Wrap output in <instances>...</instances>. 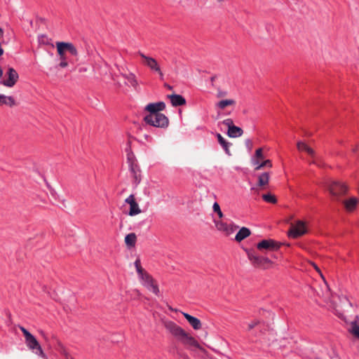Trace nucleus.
Listing matches in <instances>:
<instances>
[{"label": "nucleus", "mask_w": 359, "mask_h": 359, "mask_svg": "<svg viewBox=\"0 0 359 359\" xmlns=\"http://www.w3.org/2000/svg\"><path fill=\"white\" fill-rule=\"evenodd\" d=\"M165 326L167 330H168L184 344L192 346L199 349L201 348L199 344L194 337L175 323L171 321L167 322L165 323Z\"/></svg>", "instance_id": "obj_1"}, {"label": "nucleus", "mask_w": 359, "mask_h": 359, "mask_svg": "<svg viewBox=\"0 0 359 359\" xmlns=\"http://www.w3.org/2000/svg\"><path fill=\"white\" fill-rule=\"evenodd\" d=\"M19 327L24 334L27 346L30 350L34 351L36 355L46 359V355L42 350L41 345L39 344L35 337L32 335L29 331H27L24 327L20 326Z\"/></svg>", "instance_id": "obj_2"}, {"label": "nucleus", "mask_w": 359, "mask_h": 359, "mask_svg": "<svg viewBox=\"0 0 359 359\" xmlns=\"http://www.w3.org/2000/svg\"><path fill=\"white\" fill-rule=\"evenodd\" d=\"M137 54L142 59V64L144 65L147 67L152 72L157 74L161 79H163L164 74L159 63L155 58L148 56L140 51Z\"/></svg>", "instance_id": "obj_3"}, {"label": "nucleus", "mask_w": 359, "mask_h": 359, "mask_svg": "<svg viewBox=\"0 0 359 359\" xmlns=\"http://www.w3.org/2000/svg\"><path fill=\"white\" fill-rule=\"evenodd\" d=\"M248 257L251 264L257 268L267 269L273 265L272 261L268 257L259 256L252 251H248Z\"/></svg>", "instance_id": "obj_4"}, {"label": "nucleus", "mask_w": 359, "mask_h": 359, "mask_svg": "<svg viewBox=\"0 0 359 359\" xmlns=\"http://www.w3.org/2000/svg\"><path fill=\"white\" fill-rule=\"evenodd\" d=\"M326 187L335 200H339V197L346 194L348 191L344 184L337 181H329L326 182Z\"/></svg>", "instance_id": "obj_5"}, {"label": "nucleus", "mask_w": 359, "mask_h": 359, "mask_svg": "<svg viewBox=\"0 0 359 359\" xmlns=\"http://www.w3.org/2000/svg\"><path fill=\"white\" fill-rule=\"evenodd\" d=\"M144 121L150 126L165 128L169 125L168 117L163 114H157L151 117H144Z\"/></svg>", "instance_id": "obj_6"}, {"label": "nucleus", "mask_w": 359, "mask_h": 359, "mask_svg": "<svg viewBox=\"0 0 359 359\" xmlns=\"http://www.w3.org/2000/svg\"><path fill=\"white\" fill-rule=\"evenodd\" d=\"M142 285L147 289L154 292L156 295H158L159 289L156 280L147 273H144L140 276Z\"/></svg>", "instance_id": "obj_7"}, {"label": "nucleus", "mask_w": 359, "mask_h": 359, "mask_svg": "<svg viewBox=\"0 0 359 359\" xmlns=\"http://www.w3.org/2000/svg\"><path fill=\"white\" fill-rule=\"evenodd\" d=\"M281 243L273 239L262 240L257 244V250L260 251H276L280 246Z\"/></svg>", "instance_id": "obj_8"}, {"label": "nucleus", "mask_w": 359, "mask_h": 359, "mask_svg": "<svg viewBox=\"0 0 359 359\" xmlns=\"http://www.w3.org/2000/svg\"><path fill=\"white\" fill-rule=\"evenodd\" d=\"M306 233V224L302 221H297L296 224H292L288 231V236L297 238Z\"/></svg>", "instance_id": "obj_9"}, {"label": "nucleus", "mask_w": 359, "mask_h": 359, "mask_svg": "<svg viewBox=\"0 0 359 359\" xmlns=\"http://www.w3.org/2000/svg\"><path fill=\"white\" fill-rule=\"evenodd\" d=\"M6 76L7 79L1 81V83L8 88L14 86L19 78L18 72L13 67L8 69Z\"/></svg>", "instance_id": "obj_10"}, {"label": "nucleus", "mask_w": 359, "mask_h": 359, "mask_svg": "<svg viewBox=\"0 0 359 359\" xmlns=\"http://www.w3.org/2000/svg\"><path fill=\"white\" fill-rule=\"evenodd\" d=\"M165 108V104L163 102L149 103L145 107V110L149 111V114L145 117H151L157 114H161V111L164 110Z\"/></svg>", "instance_id": "obj_11"}, {"label": "nucleus", "mask_w": 359, "mask_h": 359, "mask_svg": "<svg viewBox=\"0 0 359 359\" xmlns=\"http://www.w3.org/2000/svg\"><path fill=\"white\" fill-rule=\"evenodd\" d=\"M297 148L299 151H305L311 157L315 158L316 152L315 151L310 147L306 142L303 141H298L297 142ZM311 163L316 164L317 165H320L318 159H313Z\"/></svg>", "instance_id": "obj_12"}, {"label": "nucleus", "mask_w": 359, "mask_h": 359, "mask_svg": "<svg viewBox=\"0 0 359 359\" xmlns=\"http://www.w3.org/2000/svg\"><path fill=\"white\" fill-rule=\"evenodd\" d=\"M340 304L341 305H337L334 306V309L336 311V313L339 316L342 317L344 312L345 311L346 309H348L351 307V304L349 302V301L346 298L343 297L340 299Z\"/></svg>", "instance_id": "obj_13"}, {"label": "nucleus", "mask_w": 359, "mask_h": 359, "mask_svg": "<svg viewBox=\"0 0 359 359\" xmlns=\"http://www.w3.org/2000/svg\"><path fill=\"white\" fill-rule=\"evenodd\" d=\"M215 226L218 231H222L226 235H230L234 231L233 226L229 225L222 220L215 222Z\"/></svg>", "instance_id": "obj_14"}, {"label": "nucleus", "mask_w": 359, "mask_h": 359, "mask_svg": "<svg viewBox=\"0 0 359 359\" xmlns=\"http://www.w3.org/2000/svg\"><path fill=\"white\" fill-rule=\"evenodd\" d=\"M182 313L184 316V317L187 319V320L189 322L190 325L194 330H198L201 328V325H202L201 322L198 318L194 317V316L189 315V313H187L184 312H182Z\"/></svg>", "instance_id": "obj_15"}, {"label": "nucleus", "mask_w": 359, "mask_h": 359, "mask_svg": "<svg viewBox=\"0 0 359 359\" xmlns=\"http://www.w3.org/2000/svg\"><path fill=\"white\" fill-rule=\"evenodd\" d=\"M2 105H6L10 107H13L18 105V103L13 97L0 94V106Z\"/></svg>", "instance_id": "obj_16"}, {"label": "nucleus", "mask_w": 359, "mask_h": 359, "mask_svg": "<svg viewBox=\"0 0 359 359\" xmlns=\"http://www.w3.org/2000/svg\"><path fill=\"white\" fill-rule=\"evenodd\" d=\"M168 97L170 100V102L174 107L182 106L186 103L185 99L180 95H168Z\"/></svg>", "instance_id": "obj_17"}, {"label": "nucleus", "mask_w": 359, "mask_h": 359, "mask_svg": "<svg viewBox=\"0 0 359 359\" xmlns=\"http://www.w3.org/2000/svg\"><path fill=\"white\" fill-rule=\"evenodd\" d=\"M358 202V201L357 198L352 197L350 198L349 199L344 201L343 203L346 210L351 212L353 211L356 208Z\"/></svg>", "instance_id": "obj_18"}, {"label": "nucleus", "mask_w": 359, "mask_h": 359, "mask_svg": "<svg viewBox=\"0 0 359 359\" xmlns=\"http://www.w3.org/2000/svg\"><path fill=\"white\" fill-rule=\"evenodd\" d=\"M250 230L246 227H242L237 234L236 235L235 239L238 242H241L243 239L246 238L250 235Z\"/></svg>", "instance_id": "obj_19"}, {"label": "nucleus", "mask_w": 359, "mask_h": 359, "mask_svg": "<svg viewBox=\"0 0 359 359\" xmlns=\"http://www.w3.org/2000/svg\"><path fill=\"white\" fill-rule=\"evenodd\" d=\"M61 46L65 49L66 52H69L71 55L74 56H77L78 51L76 47L71 43L67 42H58Z\"/></svg>", "instance_id": "obj_20"}, {"label": "nucleus", "mask_w": 359, "mask_h": 359, "mask_svg": "<svg viewBox=\"0 0 359 359\" xmlns=\"http://www.w3.org/2000/svg\"><path fill=\"white\" fill-rule=\"evenodd\" d=\"M217 136V140L219 142V143L221 144V146L223 147V149H224L225 152L228 154V155H231V153H230V150H229V147L231 145V143L227 142L222 136L221 134L219 133H217L216 135Z\"/></svg>", "instance_id": "obj_21"}, {"label": "nucleus", "mask_w": 359, "mask_h": 359, "mask_svg": "<svg viewBox=\"0 0 359 359\" xmlns=\"http://www.w3.org/2000/svg\"><path fill=\"white\" fill-rule=\"evenodd\" d=\"M243 134V130L240 127L234 126L231 128V130H228L227 135L230 137H241Z\"/></svg>", "instance_id": "obj_22"}, {"label": "nucleus", "mask_w": 359, "mask_h": 359, "mask_svg": "<svg viewBox=\"0 0 359 359\" xmlns=\"http://www.w3.org/2000/svg\"><path fill=\"white\" fill-rule=\"evenodd\" d=\"M236 104V101L232 99L229 100H223L219 102H218L216 104V107H217L219 109H224L227 107L230 106H234Z\"/></svg>", "instance_id": "obj_23"}, {"label": "nucleus", "mask_w": 359, "mask_h": 359, "mask_svg": "<svg viewBox=\"0 0 359 359\" xmlns=\"http://www.w3.org/2000/svg\"><path fill=\"white\" fill-rule=\"evenodd\" d=\"M137 236L135 233H130L126 236L125 243L128 248H132L135 245Z\"/></svg>", "instance_id": "obj_24"}, {"label": "nucleus", "mask_w": 359, "mask_h": 359, "mask_svg": "<svg viewBox=\"0 0 359 359\" xmlns=\"http://www.w3.org/2000/svg\"><path fill=\"white\" fill-rule=\"evenodd\" d=\"M252 162H253V164L255 165V170H259L262 168H263L264 167H269V168L272 167V163L269 159L265 160V161H262V163H259V161L257 160H253Z\"/></svg>", "instance_id": "obj_25"}, {"label": "nucleus", "mask_w": 359, "mask_h": 359, "mask_svg": "<svg viewBox=\"0 0 359 359\" xmlns=\"http://www.w3.org/2000/svg\"><path fill=\"white\" fill-rule=\"evenodd\" d=\"M270 175L269 172H263L258 177V186L265 187L268 184Z\"/></svg>", "instance_id": "obj_26"}, {"label": "nucleus", "mask_w": 359, "mask_h": 359, "mask_svg": "<svg viewBox=\"0 0 359 359\" xmlns=\"http://www.w3.org/2000/svg\"><path fill=\"white\" fill-rule=\"evenodd\" d=\"M122 75L123 78L126 79L133 88H136L137 87L138 83L134 74L130 73L128 74Z\"/></svg>", "instance_id": "obj_27"}, {"label": "nucleus", "mask_w": 359, "mask_h": 359, "mask_svg": "<svg viewBox=\"0 0 359 359\" xmlns=\"http://www.w3.org/2000/svg\"><path fill=\"white\" fill-rule=\"evenodd\" d=\"M57 350L58 351L62 353L66 359H72V356L69 354L67 352L66 348L64 346V345L61 343V341H57Z\"/></svg>", "instance_id": "obj_28"}, {"label": "nucleus", "mask_w": 359, "mask_h": 359, "mask_svg": "<svg viewBox=\"0 0 359 359\" xmlns=\"http://www.w3.org/2000/svg\"><path fill=\"white\" fill-rule=\"evenodd\" d=\"M56 48L60 60H67L66 51L58 42H56Z\"/></svg>", "instance_id": "obj_29"}, {"label": "nucleus", "mask_w": 359, "mask_h": 359, "mask_svg": "<svg viewBox=\"0 0 359 359\" xmlns=\"http://www.w3.org/2000/svg\"><path fill=\"white\" fill-rule=\"evenodd\" d=\"M141 212H142V210L140 208L138 203L136 202L135 203H134L133 205H132L130 207V210H129L128 215L130 216L133 217V216L139 215Z\"/></svg>", "instance_id": "obj_30"}, {"label": "nucleus", "mask_w": 359, "mask_h": 359, "mask_svg": "<svg viewBox=\"0 0 359 359\" xmlns=\"http://www.w3.org/2000/svg\"><path fill=\"white\" fill-rule=\"evenodd\" d=\"M350 332L355 337L359 339V325L356 322L351 323Z\"/></svg>", "instance_id": "obj_31"}, {"label": "nucleus", "mask_w": 359, "mask_h": 359, "mask_svg": "<svg viewBox=\"0 0 359 359\" xmlns=\"http://www.w3.org/2000/svg\"><path fill=\"white\" fill-rule=\"evenodd\" d=\"M262 198L267 203L275 204L277 202V199L274 195L271 194H266L262 195Z\"/></svg>", "instance_id": "obj_32"}, {"label": "nucleus", "mask_w": 359, "mask_h": 359, "mask_svg": "<svg viewBox=\"0 0 359 359\" xmlns=\"http://www.w3.org/2000/svg\"><path fill=\"white\" fill-rule=\"evenodd\" d=\"M135 266L136 268L137 272L139 276H142V274L146 273L147 271L142 267L140 259H137L135 262Z\"/></svg>", "instance_id": "obj_33"}, {"label": "nucleus", "mask_w": 359, "mask_h": 359, "mask_svg": "<svg viewBox=\"0 0 359 359\" xmlns=\"http://www.w3.org/2000/svg\"><path fill=\"white\" fill-rule=\"evenodd\" d=\"M212 209H213V211L218 215L219 218L223 217V213L220 209V206L217 202H215L213 204Z\"/></svg>", "instance_id": "obj_34"}, {"label": "nucleus", "mask_w": 359, "mask_h": 359, "mask_svg": "<svg viewBox=\"0 0 359 359\" xmlns=\"http://www.w3.org/2000/svg\"><path fill=\"white\" fill-rule=\"evenodd\" d=\"M255 157V160H257V161L262 160L264 158L263 150L262 148H259L256 150Z\"/></svg>", "instance_id": "obj_35"}, {"label": "nucleus", "mask_w": 359, "mask_h": 359, "mask_svg": "<svg viewBox=\"0 0 359 359\" xmlns=\"http://www.w3.org/2000/svg\"><path fill=\"white\" fill-rule=\"evenodd\" d=\"M125 203L128 204L130 207L136 203L135 196L133 194H130L127 198L125 200Z\"/></svg>", "instance_id": "obj_36"}, {"label": "nucleus", "mask_w": 359, "mask_h": 359, "mask_svg": "<svg viewBox=\"0 0 359 359\" xmlns=\"http://www.w3.org/2000/svg\"><path fill=\"white\" fill-rule=\"evenodd\" d=\"M222 124L228 128V130H231V127L234 126L233 120L231 118H226L222 121Z\"/></svg>", "instance_id": "obj_37"}, {"label": "nucleus", "mask_w": 359, "mask_h": 359, "mask_svg": "<svg viewBox=\"0 0 359 359\" xmlns=\"http://www.w3.org/2000/svg\"><path fill=\"white\" fill-rule=\"evenodd\" d=\"M227 95V91L223 90L220 88H217V97L222 98Z\"/></svg>", "instance_id": "obj_38"}, {"label": "nucleus", "mask_w": 359, "mask_h": 359, "mask_svg": "<svg viewBox=\"0 0 359 359\" xmlns=\"http://www.w3.org/2000/svg\"><path fill=\"white\" fill-rule=\"evenodd\" d=\"M259 324V320H254L252 323H249L248 324V329H249V330L253 329L256 325H257Z\"/></svg>", "instance_id": "obj_39"}, {"label": "nucleus", "mask_w": 359, "mask_h": 359, "mask_svg": "<svg viewBox=\"0 0 359 359\" xmlns=\"http://www.w3.org/2000/svg\"><path fill=\"white\" fill-rule=\"evenodd\" d=\"M69 62H67V60H60V62L59 64V66L61 68H65L68 66Z\"/></svg>", "instance_id": "obj_40"}, {"label": "nucleus", "mask_w": 359, "mask_h": 359, "mask_svg": "<svg viewBox=\"0 0 359 359\" xmlns=\"http://www.w3.org/2000/svg\"><path fill=\"white\" fill-rule=\"evenodd\" d=\"M311 264L314 267V269L316 270V271H318L319 273V274L320 275V276L324 279V277L321 273V271L318 268V266L315 263H311Z\"/></svg>", "instance_id": "obj_41"}, {"label": "nucleus", "mask_w": 359, "mask_h": 359, "mask_svg": "<svg viewBox=\"0 0 359 359\" xmlns=\"http://www.w3.org/2000/svg\"><path fill=\"white\" fill-rule=\"evenodd\" d=\"M45 39H47V38L45 36H41V41L42 43H46V41H45Z\"/></svg>", "instance_id": "obj_42"}, {"label": "nucleus", "mask_w": 359, "mask_h": 359, "mask_svg": "<svg viewBox=\"0 0 359 359\" xmlns=\"http://www.w3.org/2000/svg\"><path fill=\"white\" fill-rule=\"evenodd\" d=\"M3 74H4L3 70H2L1 67H0V79H1V77L3 76Z\"/></svg>", "instance_id": "obj_43"}, {"label": "nucleus", "mask_w": 359, "mask_h": 359, "mask_svg": "<svg viewBox=\"0 0 359 359\" xmlns=\"http://www.w3.org/2000/svg\"><path fill=\"white\" fill-rule=\"evenodd\" d=\"M165 86L167 87L169 90H172V87L170 86V85L168 84H165Z\"/></svg>", "instance_id": "obj_44"}, {"label": "nucleus", "mask_w": 359, "mask_h": 359, "mask_svg": "<svg viewBox=\"0 0 359 359\" xmlns=\"http://www.w3.org/2000/svg\"><path fill=\"white\" fill-rule=\"evenodd\" d=\"M4 34V31L1 28H0V38L3 36Z\"/></svg>", "instance_id": "obj_45"}, {"label": "nucleus", "mask_w": 359, "mask_h": 359, "mask_svg": "<svg viewBox=\"0 0 359 359\" xmlns=\"http://www.w3.org/2000/svg\"><path fill=\"white\" fill-rule=\"evenodd\" d=\"M217 3L222 4L224 2V0H217Z\"/></svg>", "instance_id": "obj_46"}, {"label": "nucleus", "mask_w": 359, "mask_h": 359, "mask_svg": "<svg viewBox=\"0 0 359 359\" xmlns=\"http://www.w3.org/2000/svg\"><path fill=\"white\" fill-rule=\"evenodd\" d=\"M215 76H212V77L211 78V81H212V83L215 81Z\"/></svg>", "instance_id": "obj_47"}, {"label": "nucleus", "mask_w": 359, "mask_h": 359, "mask_svg": "<svg viewBox=\"0 0 359 359\" xmlns=\"http://www.w3.org/2000/svg\"><path fill=\"white\" fill-rule=\"evenodd\" d=\"M128 160H129V161H130V160H131V158H132V156H130L128 154Z\"/></svg>", "instance_id": "obj_48"}]
</instances>
